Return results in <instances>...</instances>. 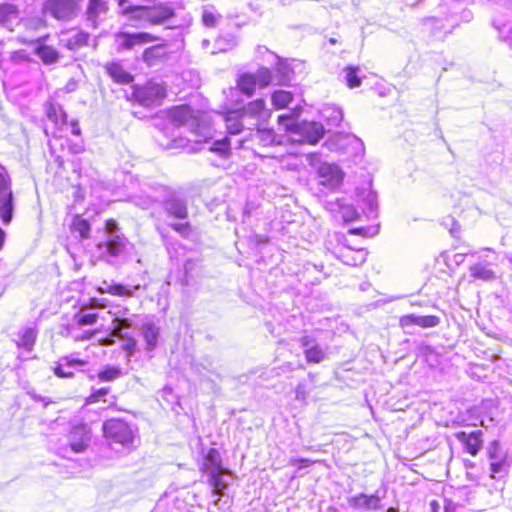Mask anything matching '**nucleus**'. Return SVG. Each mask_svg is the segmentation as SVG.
Returning <instances> with one entry per match:
<instances>
[{"label":"nucleus","instance_id":"obj_42","mask_svg":"<svg viewBox=\"0 0 512 512\" xmlns=\"http://www.w3.org/2000/svg\"><path fill=\"white\" fill-rule=\"evenodd\" d=\"M204 473L214 472V470H223L222 461L219 452L215 448H211L204 462V467L202 468Z\"/></svg>","mask_w":512,"mask_h":512},{"label":"nucleus","instance_id":"obj_16","mask_svg":"<svg viewBox=\"0 0 512 512\" xmlns=\"http://www.w3.org/2000/svg\"><path fill=\"white\" fill-rule=\"evenodd\" d=\"M493 263L477 257L476 261L469 265V276L473 281L490 282L496 279Z\"/></svg>","mask_w":512,"mask_h":512},{"label":"nucleus","instance_id":"obj_23","mask_svg":"<svg viewBox=\"0 0 512 512\" xmlns=\"http://www.w3.org/2000/svg\"><path fill=\"white\" fill-rule=\"evenodd\" d=\"M34 54L44 65L56 64L61 58L60 52L53 46L45 44L43 38L35 41Z\"/></svg>","mask_w":512,"mask_h":512},{"label":"nucleus","instance_id":"obj_20","mask_svg":"<svg viewBox=\"0 0 512 512\" xmlns=\"http://www.w3.org/2000/svg\"><path fill=\"white\" fill-rule=\"evenodd\" d=\"M399 324L403 329L414 326H419L421 328H433L440 324V318L435 315L407 314L400 318Z\"/></svg>","mask_w":512,"mask_h":512},{"label":"nucleus","instance_id":"obj_37","mask_svg":"<svg viewBox=\"0 0 512 512\" xmlns=\"http://www.w3.org/2000/svg\"><path fill=\"white\" fill-rule=\"evenodd\" d=\"M192 369L200 375L203 374V372H208L209 374L216 376L218 379H221L220 372L216 368L214 359L211 356H204L199 360L194 361L192 363Z\"/></svg>","mask_w":512,"mask_h":512},{"label":"nucleus","instance_id":"obj_2","mask_svg":"<svg viewBox=\"0 0 512 512\" xmlns=\"http://www.w3.org/2000/svg\"><path fill=\"white\" fill-rule=\"evenodd\" d=\"M280 125L291 133L298 135L297 141L306 142L309 144H316L324 136L325 129L323 125L315 121H298L289 115H280L278 117Z\"/></svg>","mask_w":512,"mask_h":512},{"label":"nucleus","instance_id":"obj_47","mask_svg":"<svg viewBox=\"0 0 512 512\" xmlns=\"http://www.w3.org/2000/svg\"><path fill=\"white\" fill-rule=\"evenodd\" d=\"M254 76L256 78V84H259L261 87H266L275 81V73L266 67L259 68Z\"/></svg>","mask_w":512,"mask_h":512},{"label":"nucleus","instance_id":"obj_3","mask_svg":"<svg viewBox=\"0 0 512 512\" xmlns=\"http://www.w3.org/2000/svg\"><path fill=\"white\" fill-rule=\"evenodd\" d=\"M151 189L155 192L162 191L164 193L161 206L169 218L178 220L188 218V200L182 193L164 186H153Z\"/></svg>","mask_w":512,"mask_h":512},{"label":"nucleus","instance_id":"obj_4","mask_svg":"<svg viewBox=\"0 0 512 512\" xmlns=\"http://www.w3.org/2000/svg\"><path fill=\"white\" fill-rule=\"evenodd\" d=\"M103 432L107 439L124 447L131 446L135 437L132 427L122 419L106 420L103 423Z\"/></svg>","mask_w":512,"mask_h":512},{"label":"nucleus","instance_id":"obj_46","mask_svg":"<svg viewBox=\"0 0 512 512\" xmlns=\"http://www.w3.org/2000/svg\"><path fill=\"white\" fill-rule=\"evenodd\" d=\"M200 268V261L198 259H187L184 263V277L182 280L183 285H189L192 278L197 274Z\"/></svg>","mask_w":512,"mask_h":512},{"label":"nucleus","instance_id":"obj_30","mask_svg":"<svg viewBox=\"0 0 512 512\" xmlns=\"http://www.w3.org/2000/svg\"><path fill=\"white\" fill-rule=\"evenodd\" d=\"M232 140L229 137H223L222 139L214 140L210 142L205 140L203 149L215 153L223 159H227L231 155Z\"/></svg>","mask_w":512,"mask_h":512},{"label":"nucleus","instance_id":"obj_58","mask_svg":"<svg viewBox=\"0 0 512 512\" xmlns=\"http://www.w3.org/2000/svg\"><path fill=\"white\" fill-rule=\"evenodd\" d=\"M118 337L125 340V343L122 346L123 350L127 351L128 353H133L135 351L136 340L133 337L129 336L128 333H121V336Z\"/></svg>","mask_w":512,"mask_h":512},{"label":"nucleus","instance_id":"obj_27","mask_svg":"<svg viewBox=\"0 0 512 512\" xmlns=\"http://www.w3.org/2000/svg\"><path fill=\"white\" fill-rule=\"evenodd\" d=\"M141 335L146 343V350L153 351L158 344L160 328L151 320L145 321L140 328Z\"/></svg>","mask_w":512,"mask_h":512},{"label":"nucleus","instance_id":"obj_29","mask_svg":"<svg viewBox=\"0 0 512 512\" xmlns=\"http://www.w3.org/2000/svg\"><path fill=\"white\" fill-rule=\"evenodd\" d=\"M37 335L38 331L35 326H25L18 331L16 344L19 348H23L24 350L30 352L33 350Z\"/></svg>","mask_w":512,"mask_h":512},{"label":"nucleus","instance_id":"obj_35","mask_svg":"<svg viewBox=\"0 0 512 512\" xmlns=\"http://www.w3.org/2000/svg\"><path fill=\"white\" fill-rule=\"evenodd\" d=\"M90 35L84 31H78L69 37H62L61 44L70 51L78 50L88 45Z\"/></svg>","mask_w":512,"mask_h":512},{"label":"nucleus","instance_id":"obj_51","mask_svg":"<svg viewBox=\"0 0 512 512\" xmlns=\"http://www.w3.org/2000/svg\"><path fill=\"white\" fill-rule=\"evenodd\" d=\"M508 464L505 458L493 460L490 462L491 477L496 479L502 477L507 472Z\"/></svg>","mask_w":512,"mask_h":512},{"label":"nucleus","instance_id":"obj_45","mask_svg":"<svg viewBox=\"0 0 512 512\" xmlns=\"http://www.w3.org/2000/svg\"><path fill=\"white\" fill-rule=\"evenodd\" d=\"M271 100L276 109H283L293 100V95L286 90H276L273 92Z\"/></svg>","mask_w":512,"mask_h":512},{"label":"nucleus","instance_id":"obj_64","mask_svg":"<svg viewBox=\"0 0 512 512\" xmlns=\"http://www.w3.org/2000/svg\"><path fill=\"white\" fill-rule=\"evenodd\" d=\"M467 256H470L472 258L475 257V253H457L454 255V262L457 264V265H460L461 263L464 262L465 260V257Z\"/></svg>","mask_w":512,"mask_h":512},{"label":"nucleus","instance_id":"obj_31","mask_svg":"<svg viewBox=\"0 0 512 512\" xmlns=\"http://www.w3.org/2000/svg\"><path fill=\"white\" fill-rule=\"evenodd\" d=\"M140 289V285L128 286L121 283L103 282V286L99 288L101 293H108L114 296L131 297L135 291Z\"/></svg>","mask_w":512,"mask_h":512},{"label":"nucleus","instance_id":"obj_62","mask_svg":"<svg viewBox=\"0 0 512 512\" xmlns=\"http://www.w3.org/2000/svg\"><path fill=\"white\" fill-rule=\"evenodd\" d=\"M371 229L372 228H366V227L352 228L349 230V233L354 234V235L372 236L378 232V229H375L373 233L369 234V231Z\"/></svg>","mask_w":512,"mask_h":512},{"label":"nucleus","instance_id":"obj_61","mask_svg":"<svg viewBox=\"0 0 512 512\" xmlns=\"http://www.w3.org/2000/svg\"><path fill=\"white\" fill-rule=\"evenodd\" d=\"M295 394H296L297 400H305L308 395V391L306 389V384L303 382L298 383L296 390H295Z\"/></svg>","mask_w":512,"mask_h":512},{"label":"nucleus","instance_id":"obj_41","mask_svg":"<svg viewBox=\"0 0 512 512\" xmlns=\"http://www.w3.org/2000/svg\"><path fill=\"white\" fill-rule=\"evenodd\" d=\"M71 231L78 234L80 239H88L91 231L89 221L81 216H75L71 223Z\"/></svg>","mask_w":512,"mask_h":512},{"label":"nucleus","instance_id":"obj_52","mask_svg":"<svg viewBox=\"0 0 512 512\" xmlns=\"http://www.w3.org/2000/svg\"><path fill=\"white\" fill-rule=\"evenodd\" d=\"M169 227L172 228L175 232H177L183 238H189L192 233V227L188 221L172 222V223H169Z\"/></svg>","mask_w":512,"mask_h":512},{"label":"nucleus","instance_id":"obj_25","mask_svg":"<svg viewBox=\"0 0 512 512\" xmlns=\"http://www.w3.org/2000/svg\"><path fill=\"white\" fill-rule=\"evenodd\" d=\"M483 432L481 430H475L470 433L460 431L456 434V438L465 446L466 451L472 456L477 455L482 446Z\"/></svg>","mask_w":512,"mask_h":512},{"label":"nucleus","instance_id":"obj_14","mask_svg":"<svg viewBox=\"0 0 512 512\" xmlns=\"http://www.w3.org/2000/svg\"><path fill=\"white\" fill-rule=\"evenodd\" d=\"M87 364V361L76 357L75 354H71L69 356L61 357L56 363L53 371L59 378H72L75 370L82 371Z\"/></svg>","mask_w":512,"mask_h":512},{"label":"nucleus","instance_id":"obj_9","mask_svg":"<svg viewBox=\"0 0 512 512\" xmlns=\"http://www.w3.org/2000/svg\"><path fill=\"white\" fill-rule=\"evenodd\" d=\"M317 176L320 185L334 190L342 184L344 174L338 165L323 162L317 168Z\"/></svg>","mask_w":512,"mask_h":512},{"label":"nucleus","instance_id":"obj_63","mask_svg":"<svg viewBox=\"0 0 512 512\" xmlns=\"http://www.w3.org/2000/svg\"><path fill=\"white\" fill-rule=\"evenodd\" d=\"M202 19H203V23H204L206 26H208V27H213V26H215L216 21H217V19H216L215 15H214L213 13H211V12H207V11H205V12L203 13V17H202Z\"/></svg>","mask_w":512,"mask_h":512},{"label":"nucleus","instance_id":"obj_39","mask_svg":"<svg viewBox=\"0 0 512 512\" xmlns=\"http://www.w3.org/2000/svg\"><path fill=\"white\" fill-rule=\"evenodd\" d=\"M256 85V78L253 73H242L237 79V88L248 97L254 94Z\"/></svg>","mask_w":512,"mask_h":512},{"label":"nucleus","instance_id":"obj_33","mask_svg":"<svg viewBox=\"0 0 512 512\" xmlns=\"http://www.w3.org/2000/svg\"><path fill=\"white\" fill-rule=\"evenodd\" d=\"M154 186H159L158 184H154ZM153 185H149L147 190H143L141 194H135L130 197V201L137 207L148 210L151 209L156 202V193L151 188Z\"/></svg>","mask_w":512,"mask_h":512},{"label":"nucleus","instance_id":"obj_24","mask_svg":"<svg viewBox=\"0 0 512 512\" xmlns=\"http://www.w3.org/2000/svg\"><path fill=\"white\" fill-rule=\"evenodd\" d=\"M169 117L177 127L193 126L195 123L194 110L186 104L173 107L169 112Z\"/></svg>","mask_w":512,"mask_h":512},{"label":"nucleus","instance_id":"obj_44","mask_svg":"<svg viewBox=\"0 0 512 512\" xmlns=\"http://www.w3.org/2000/svg\"><path fill=\"white\" fill-rule=\"evenodd\" d=\"M322 117L327 121L328 125L338 127L343 121V111L336 106L326 107L322 111Z\"/></svg>","mask_w":512,"mask_h":512},{"label":"nucleus","instance_id":"obj_5","mask_svg":"<svg viewBox=\"0 0 512 512\" xmlns=\"http://www.w3.org/2000/svg\"><path fill=\"white\" fill-rule=\"evenodd\" d=\"M14 197L11 180L4 167L0 166V218L3 224H9L13 218Z\"/></svg>","mask_w":512,"mask_h":512},{"label":"nucleus","instance_id":"obj_38","mask_svg":"<svg viewBox=\"0 0 512 512\" xmlns=\"http://www.w3.org/2000/svg\"><path fill=\"white\" fill-rule=\"evenodd\" d=\"M334 141L340 149H344L346 145H353L356 154L363 151V142L353 134L337 133L334 135Z\"/></svg>","mask_w":512,"mask_h":512},{"label":"nucleus","instance_id":"obj_55","mask_svg":"<svg viewBox=\"0 0 512 512\" xmlns=\"http://www.w3.org/2000/svg\"><path fill=\"white\" fill-rule=\"evenodd\" d=\"M313 463H315V461L308 459V458H300V457H291L288 461V464L290 466L297 467L299 470L308 468Z\"/></svg>","mask_w":512,"mask_h":512},{"label":"nucleus","instance_id":"obj_60","mask_svg":"<svg viewBox=\"0 0 512 512\" xmlns=\"http://www.w3.org/2000/svg\"><path fill=\"white\" fill-rule=\"evenodd\" d=\"M29 59V54L25 50H17L11 54V60L17 64L27 62Z\"/></svg>","mask_w":512,"mask_h":512},{"label":"nucleus","instance_id":"obj_18","mask_svg":"<svg viewBox=\"0 0 512 512\" xmlns=\"http://www.w3.org/2000/svg\"><path fill=\"white\" fill-rule=\"evenodd\" d=\"M273 56L277 59V64L274 70L275 73V82L278 85L288 86L295 80V68L301 66V63H296L292 61V63L288 62L280 58L278 55L273 54Z\"/></svg>","mask_w":512,"mask_h":512},{"label":"nucleus","instance_id":"obj_34","mask_svg":"<svg viewBox=\"0 0 512 512\" xmlns=\"http://www.w3.org/2000/svg\"><path fill=\"white\" fill-rule=\"evenodd\" d=\"M107 74L119 84H129L134 77L119 62H111L105 66Z\"/></svg>","mask_w":512,"mask_h":512},{"label":"nucleus","instance_id":"obj_11","mask_svg":"<svg viewBox=\"0 0 512 512\" xmlns=\"http://www.w3.org/2000/svg\"><path fill=\"white\" fill-rule=\"evenodd\" d=\"M249 142H256L258 145L263 147L273 146L280 143L272 129H257L254 133H250V138H240L235 140V149L250 148L248 145Z\"/></svg>","mask_w":512,"mask_h":512},{"label":"nucleus","instance_id":"obj_54","mask_svg":"<svg viewBox=\"0 0 512 512\" xmlns=\"http://www.w3.org/2000/svg\"><path fill=\"white\" fill-rule=\"evenodd\" d=\"M488 456L491 461L505 458L500 443L497 440H493L488 447Z\"/></svg>","mask_w":512,"mask_h":512},{"label":"nucleus","instance_id":"obj_12","mask_svg":"<svg viewBox=\"0 0 512 512\" xmlns=\"http://www.w3.org/2000/svg\"><path fill=\"white\" fill-rule=\"evenodd\" d=\"M91 441V431L87 424L74 425L68 434V445L74 453H83Z\"/></svg>","mask_w":512,"mask_h":512},{"label":"nucleus","instance_id":"obj_1","mask_svg":"<svg viewBox=\"0 0 512 512\" xmlns=\"http://www.w3.org/2000/svg\"><path fill=\"white\" fill-rule=\"evenodd\" d=\"M94 241L96 254L105 262L115 265L124 258L128 240L119 231L115 220H107L103 231L98 232Z\"/></svg>","mask_w":512,"mask_h":512},{"label":"nucleus","instance_id":"obj_57","mask_svg":"<svg viewBox=\"0 0 512 512\" xmlns=\"http://www.w3.org/2000/svg\"><path fill=\"white\" fill-rule=\"evenodd\" d=\"M110 392V387H102L99 389H94L89 396V402H99L101 401L108 393Z\"/></svg>","mask_w":512,"mask_h":512},{"label":"nucleus","instance_id":"obj_53","mask_svg":"<svg viewBox=\"0 0 512 512\" xmlns=\"http://www.w3.org/2000/svg\"><path fill=\"white\" fill-rule=\"evenodd\" d=\"M115 334L121 336V333H125L124 330L132 327V320L124 317H116L113 320Z\"/></svg>","mask_w":512,"mask_h":512},{"label":"nucleus","instance_id":"obj_32","mask_svg":"<svg viewBox=\"0 0 512 512\" xmlns=\"http://www.w3.org/2000/svg\"><path fill=\"white\" fill-rule=\"evenodd\" d=\"M224 120L226 130L229 135H238L244 130V128H247L246 121L242 119L240 113L236 109L228 111L225 114Z\"/></svg>","mask_w":512,"mask_h":512},{"label":"nucleus","instance_id":"obj_22","mask_svg":"<svg viewBox=\"0 0 512 512\" xmlns=\"http://www.w3.org/2000/svg\"><path fill=\"white\" fill-rule=\"evenodd\" d=\"M334 255L342 263L348 266H360L366 261L367 252L364 249H352L345 246L334 252Z\"/></svg>","mask_w":512,"mask_h":512},{"label":"nucleus","instance_id":"obj_49","mask_svg":"<svg viewBox=\"0 0 512 512\" xmlns=\"http://www.w3.org/2000/svg\"><path fill=\"white\" fill-rule=\"evenodd\" d=\"M163 55L164 52L161 46H152L144 50L142 59L149 66H153L155 64V60L161 58Z\"/></svg>","mask_w":512,"mask_h":512},{"label":"nucleus","instance_id":"obj_15","mask_svg":"<svg viewBox=\"0 0 512 512\" xmlns=\"http://www.w3.org/2000/svg\"><path fill=\"white\" fill-rule=\"evenodd\" d=\"M382 498L383 496L379 495V491H376V493L371 495L359 493L351 496L347 498V502L353 510L378 511L383 508L381 504Z\"/></svg>","mask_w":512,"mask_h":512},{"label":"nucleus","instance_id":"obj_28","mask_svg":"<svg viewBox=\"0 0 512 512\" xmlns=\"http://www.w3.org/2000/svg\"><path fill=\"white\" fill-rule=\"evenodd\" d=\"M152 40L150 34L146 32L128 33L122 32L118 35V41L122 48L129 50L136 45H142Z\"/></svg>","mask_w":512,"mask_h":512},{"label":"nucleus","instance_id":"obj_26","mask_svg":"<svg viewBox=\"0 0 512 512\" xmlns=\"http://www.w3.org/2000/svg\"><path fill=\"white\" fill-rule=\"evenodd\" d=\"M108 10L107 3L103 0H88L86 8V21L88 26L97 28L101 16L105 15Z\"/></svg>","mask_w":512,"mask_h":512},{"label":"nucleus","instance_id":"obj_10","mask_svg":"<svg viewBox=\"0 0 512 512\" xmlns=\"http://www.w3.org/2000/svg\"><path fill=\"white\" fill-rule=\"evenodd\" d=\"M305 360L309 364H318L326 359V348L322 347L313 335H303L299 339Z\"/></svg>","mask_w":512,"mask_h":512},{"label":"nucleus","instance_id":"obj_6","mask_svg":"<svg viewBox=\"0 0 512 512\" xmlns=\"http://www.w3.org/2000/svg\"><path fill=\"white\" fill-rule=\"evenodd\" d=\"M133 97L144 107L159 105L166 97V89L158 83L148 82L133 89Z\"/></svg>","mask_w":512,"mask_h":512},{"label":"nucleus","instance_id":"obj_36","mask_svg":"<svg viewBox=\"0 0 512 512\" xmlns=\"http://www.w3.org/2000/svg\"><path fill=\"white\" fill-rule=\"evenodd\" d=\"M508 14L496 16L492 20L494 28L498 31L499 37L504 41L512 42V19H506Z\"/></svg>","mask_w":512,"mask_h":512},{"label":"nucleus","instance_id":"obj_48","mask_svg":"<svg viewBox=\"0 0 512 512\" xmlns=\"http://www.w3.org/2000/svg\"><path fill=\"white\" fill-rule=\"evenodd\" d=\"M122 371L119 367L107 365L98 373V378L102 382H110L119 378Z\"/></svg>","mask_w":512,"mask_h":512},{"label":"nucleus","instance_id":"obj_7","mask_svg":"<svg viewBox=\"0 0 512 512\" xmlns=\"http://www.w3.org/2000/svg\"><path fill=\"white\" fill-rule=\"evenodd\" d=\"M236 110L240 113L242 119L246 121L248 130H251L252 127L258 126L261 121L265 120L269 116L265 100L262 98L253 100Z\"/></svg>","mask_w":512,"mask_h":512},{"label":"nucleus","instance_id":"obj_19","mask_svg":"<svg viewBox=\"0 0 512 512\" xmlns=\"http://www.w3.org/2000/svg\"><path fill=\"white\" fill-rule=\"evenodd\" d=\"M423 28L428 31L432 36L437 37L442 31L450 33L452 29L458 26V21H451L449 15L442 17H427L422 20Z\"/></svg>","mask_w":512,"mask_h":512},{"label":"nucleus","instance_id":"obj_40","mask_svg":"<svg viewBox=\"0 0 512 512\" xmlns=\"http://www.w3.org/2000/svg\"><path fill=\"white\" fill-rule=\"evenodd\" d=\"M174 16V10L169 6H159L149 12V20L154 24H161Z\"/></svg>","mask_w":512,"mask_h":512},{"label":"nucleus","instance_id":"obj_8","mask_svg":"<svg viewBox=\"0 0 512 512\" xmlns=\"http://www.w3.org/2000/svg\"><path fill=\"white\" fill-rule=\"evenodd\" d=\"M80 0H47L44 8L57 20H71L79 9Z\"/></svg>","mask_w":512,"mask_h":512},{"label":"nucleus","instance_id":"obj_17","mask_svg":"<svg viewBox=\"0 0 512 512\" xmlns=\"http://www.w3.org/2000/svg\"><path fill=\"white\" fill-rule=\"evenodd\" d=\"M326 208L343 222H352L359 217L357 209L343 198L327 201Z\"/></svg>","mask_w":512,"mask_h":512},{"label":"nucleus","instance_id":"obj_21","mask_svg":"<svg viewBox=\"0 0 512 512\" xmlns=\"http://www.w3.org/2000/svg\"><path fill=\"white\" fill-rule=\"evenodd\" d=\"M357 197L362 203V209L367 218H375L378 212V199L375 191L371 188L357 189Z\"/></svg>","mask_w":512,"mask_h":512},{"label":"nucleus","instance_id":"obj_59","mask_svg":"<svg viewBox=\"0 0 512 512\" xmlns=\"http://www.w3.org/2000/svg\"><path fill=\"white\" fill-rule=\"evenodd\" d=\"M97 319L98 315L96 313H84L79 316L77 322L80 326L93 325Z\"/></svg>","mask_w":512,"mask_h":512},{"label":"nucleus","instance_id":"obj_43","mask_svg":"<svg viewBox=\"0 0 512 512\" xmlns=\"http://www.w3.org/2000/svg\"><path fill=\"white\" fill-rule=\"evenodd\" d=\"M359 67L347 66L343 69L341 76L349 88H356L361 85V78L359 76Z\"/></svg>","mask_w":512,"mask_h":512},{"label":"nucleus","instance_id":"obj_13","mask_svg":"<svg viewBox=\"0 0 512 512\" xmlns=\"http://www.w3.org/2000/svg\"><path fill=\"white\" fill-rule=\"evenodd\" d=\"M207 476V482L211 488L212 495L217 497L214 501L215 505H218L221 497L225 495V491L230 486L232 478L226 473V470H214V472L205 473Z\"/></svg>","mask_w":512,"mask_h":512},{"label":"nucleus","instance_id":"obj_50","mask_svg":"<svg viewBox=\"0 0 512 512\" xmlns=\"http://www.w3.org/2000/svg\"><path fill=\"white\" fill-rule=\"evenodd\" d=\"M47 116L56 124H67V114L62 106H51L47 110Z\"/></svg>","mask_w":512,"mask_h":512},{"label":"nucleus","instance_id":"obj_56","mask_svg":"<svg viewBox=\"0 0 512 512\" xmlns=\"http://www.w3.org/2000/svg\"><path fill=\"white\" fill-rule=\"evenodd\" d=\"M450 22L451 21H458L461 22H469L472 19V12L470 10H463L460 14H458L456 11H451L449 14Z\"/></svg>","mask_w":512,"mask_h":512}]
</instances>
